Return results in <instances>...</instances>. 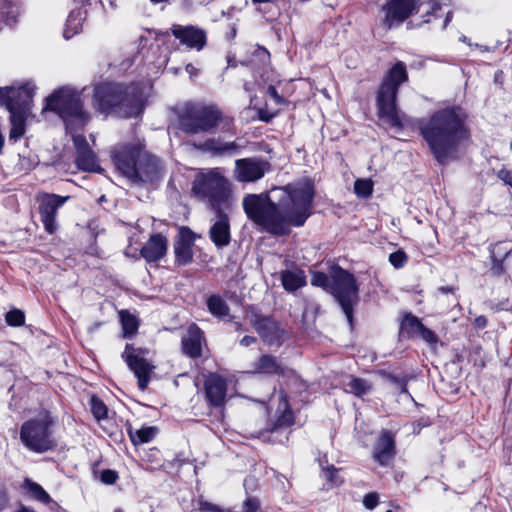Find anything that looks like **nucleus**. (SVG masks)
<instances>
[{"label":"nucleus","mask_w":512,"mask_h":512,"mask_svg":"<svg viewBox=\"0 0 512 512\" xmlns=\"http://www.w3.org/2000/svg\"><path fill=\"white\" fill-rule=\"evenodd\" d=\"M484 324H485V322H482V325H480L479 327L484 328V326H485Z\"/></svg>","instance_id":"58"},{"label":"nucleus","mask_w":512,"mask_h":512,"mask_svg":"<svg viewBox=\"0 0 512 512\" xmlns=\"http://www.w3.org/2000/svg\"><path fill=\"white\" fill-rule=\"evenodd\" d=\"M0 13L3 14L2 18L8 25H12L16 22L17 9L10 2L3 3V7L0 8Z\"/></svg>","instance_id":"40"},{"label":"nucleus","mask_w":512,"mask_h":512,"mask_svg":"<svg viewBox=\"0 0 512 512\" xmlns=\"http://www.w3.org/2000/svg\"><path fill=\"white\" fill-rule=\"evenodd\" d=\"M167 239L161 234H154L141 249V256L147 262H156L166 253Z\"/></svg>","instance_id":"23"},{"label":"nucleus","mask_w":512,"mask_h":512,"mask_svg":"<svg viewBox=\"0 0 512 512\" xmlns=\"http://www.w3.org/2000/svg\"><path fill=\"white\" fill-rule=\"evenodd\" d=\"M378 501H379V496L377 493H374V492L368 493L367 495L364 496L363 505L367 509H373L378 504Z\"/></svg>","instance_id":"44"},{"label":"nucleus","mask_w":512,"mask_h":512,"mask_svg":"<svg viewBox=\"0 0 512 512\" xmlns=\"http://www.w3.org/2000/svg\"><path fill=\"white\" fill-rule=\"evenodd\" d=\"M192 192L202 200H208L217 209L228 201L231 195V183L222 169L211 168L199 172L192 185Z\"/></svg>","instance_id":"7"},{"label":"nucleus","mask_w":512,"mask_h":512,"mask_svg":"<svg viewBox=\"0 0 512 512\" xmlns=\"http://www.w3.org/2000/svg\"><path fill=\"white\" fill-rule=\"evenodd\" d=\"M186 72L190 75V78H193L197 75L198 70L192 64H188L186 66Z\"/></svg>","instance_id":"50"},{"label":"nucleus","mask_w":512,"mask_h":512,"mask_svg":"<svg viewBox=\"0 0 512 512\" xmlns=\"http://www.w3.org/2000/svg\"><path fill=\"white\" fill-rule=\"evenodd\" d=\"M171 32L181 44L190 49L200 51L206 44V32L198 27L174 25Z\"/></svg>","instance_id":"16"},{"label":"nucleus","mask_w":512,"mask_h":512,"mask_svg":"<svg viewBox=\"0 0 512 512\" xmlns=\"http://www.w3.org/2000/svg\"><path fill=\"white\" fill-rule=\"evenodd\" d=\"M145 353L147 350L135 349L131 344H126L122 353L123 360L138 379L140 390L147 388L154 369V365L144 358Z\"/></svg>","instance_id":"10"},{"label":"nucleus","mask_w":512,"mask_h":512,"mask_svg":"<svg viewBox=\"0 0 512 512\" xmlns=\"http://www.w3.org/2000/svg\"><path fill=\"white\" fill-rule=\"evenodd\" d=\"M69 197H61L55 194H45L40 198L39 212L45 230L53 234L57 230L55 220L58 208H60Z\"/></svg>","instance_id":"15"},{"label":"nucleus","mask_w":512,"mask_h":512,"mask_svg":"<svg viewBox=\"0 0 512 512\" xmlns=\"http://www.w3.org/2000/svg\"><path fill=\"white\" fill-rule=\"evenodd\" d=\"M331 283L332 275L329 277L322 272H314L312 275L311 284L313 286L321 287L324 290L330 292Z\"/></svg>","instance_id":"39"},{"label":"nucleus","mask_w":512,"mask_h":512,"mask_svg":"<svg viewBox=\"0 0 512 512\" xmlns=\"http://www.w3.org/2000/svg\"><path fill=\"white\" fill-rule=\"evenodd\" d=\"M206 304L209 312L216 318L225 317L229 313L228 305L220 295H211Z\"/></svg>","instance_id":"32"},{"label":"nucleus","mask_w":512,"mask_h":512,"mask_svg":"<svg viewBox=\"0 0 512 512\" xmlns=\"http://www.w3.org/2000/svg\"><path fill=\"white\" fill-rule=\"evenodd\" d=\"M51 425L52 418L46 411L24 422L20 430V439L24 446L37 453L53 449L55 442L51 437Z\"/></svg>","instance_id":"8"},{"label":"nucleus","mask_w":512,"mask_h":512,"mask_svg":"<svg viewBox=\"0 0 512 512\" xmlns=\"http://www.w3.org/2000/svg\"><path fill=\"white\" fill-rule=\"evenodd\" d=\"M499 178L507 185L512 187V172L508 170H501L498 173Z\"/></svg>","instance_id":"49"},{"label":"nucleus","mask_w":512,"mask_h":512,"mask_svg":"<svg viewBox=\"0 0 512 512\" xmlns=\"http://www.w3.org/2000/svg\"><path fill=\"white\" fill-rule=\"evenodd\" d=\"M330 293L339 302L347 320L353 318V306L357 301L358 288L352 274L341 268L332 271Z\"/></svg>","instance_id":"9"},{"label":"nucleus","mask_w":512,"mask_h":512,"mask_svg":"<svg viewBox=\"0 0 512 512\" xmlns=\"http://www.w3.org/2000/svg\"><path fill=\"white\" fill-rule=\"evenodd\" d=\"M94 103L101 112L118 109L124 117L140 114L143 107L142 95L138 86L124 87L115 83H104L96 86Z\"/></svg>","instance_id":"3"},{"label":"nucleus","mask_w":512,"mask_h":512,"mask_svg":"<svg viewBox=\"0 0 512 512\" xmlns=\"http://www.w3.org/2000/svg\"><path fill=\"white\" fill-rule=\"evenodd\" d=\"M399 333L401 337L420 338L431 347L438 342V336L424 326L423 322H401Z\"/></svg>","instance_id":"20"},{"label":"nucleus","mask_w":512,"mask_h":512,"mask_svg":"<svg viewBox=\"0 0 512 512\" xmlns=\"http://www.w3.org/2000/svg\"><path fill=\"white\" fill-rule=\"evenodd\" d=\"M281 282L285 290L293 292L306 284V278L300 269L284 270L281 272Z\"/></svg>","instance_id":"27"},{"label":"nucleus","mask_w":512,"mask_h":512,"mask_svg":"<svg viewBox=\"0 0 512 512\" xmlns=\"http://www.w3.org/2000/svg\"><path fill=\"white\" fill-rule=\"evenodd\" d=\"M91 411L96 420L100 421L107 417V407L105 403L98 397L91 398Z\"/></svg>","instance_id":"38"},{"label":"nucleus","mask_w":512,"mask_h":512,"mask_svg":"<svg viewBox=\"0 0 512 512\" xmlns=\"http://www.w3.org/2000/svg\"><path fill=\"white\" fill-rule=\"evenodd\" d=\"M25 314L22 310L19 309H13L6 313L5 320H24Z\"/></svg>","instance_id":"47"},{"label":"nucleus","mask_w":512,"mask_h":512,"mask_svg":"<svg viewBox=\"0 0 512 512\" xmlns=\"http://www.w3.org/2000/svg\"><path fill=\"white\" fill-rule=\"evenodd\" d=\"M77 165L85 171H100L96 156L90 148L77 153Z\"/></svg>","instance_id":"31"},{"label":"nucleus","mask_w":512,"mask_h":512,"mask_svg":"<svg viewBox=\"0 0 512 512\" xmlns=\"http://www.w3.org/2000/svg\"><path fill=\"white\" fill-rule=\"evenodd\" d=\"M439 291H440L441 293L445 294V293H448V292L452 291V288H449V287H440V288H439Z\"/></svg>","instance_id":"54"},{"label":"nucleus","mask_w":512,"mask_h":512,"mask_svg":"<svg viewBox=\"0 0 512 512\" xmlns=\"http://www.w3.org/2000/svg\"><path fill=\"white\" fill-rule=\"evenodd\" d=\"M160 170L161 167L158 159L141 148V153L139 154V164L137 166L139 182H149L155 180L158 177Z\"/></svg>","instance_id":"21"},{"label":"nucleus","mask_w":512,"mask_h":512,"mask_svg":"<svg viewBox=\"0 0 512 512\" xmlns=\"http://www.w3.org/2000/svg\"><path fill=\"white\" fill-rule=\"evenodd\" d=\"M255 342V338L251 336H245L241 339L240 343L242 346H249Z\"/></svg>","instance_id":"51"},{"label":"nucleus","mask_w":512,"mask_h":512,"mask_svg":"<svg viewBox=\"0 0 512 512\" xmlns=\"http://www.w3.org/2000/svg\"><path fill=\"white\" fill-rule=\"evenodd\" d=\"M46 101L45 109L59 114L70 132L83 128L89 121V115L82 108L80 94L71 88L55 91Z\"/></svg>","instance_id":"6"},{"label":"nucleus","mask_w":512,"mask_h":512,"mask_svg":"<svg viewBox=\"0 0 512 512\" xmlns=\"http://www.w3.org/2000/svg\"><path fill=\"white\" fill-rule=\"evenodd\" d=\"M129 437L134 445H141L153 440L157 434V428L152 426H144L140 429L128 428Z\"/></svg>","instance_id":"29"},{"label":"nucleus","mask_w":512,"mask_h":512,"mask_svg":"<svg viewBox=\"0 0 512 512\" xmlns=\"http://www.w3.org/2000/svg\"><path fill=\"white\" fill-rule=\"evenodd\" d=\"M118 476L115 471L113 470H104L101 473V481L105 484H114L117 480Z\"/></svg>","instance_id":"45"},{"label":"nucleus","mask_w":512,"mask_h":512,"mask_svg":"<svg viewBox=\"0 0 512 512\" xmlns=\"http://www.w3.org/2000/svg\"><path fill=\"white\" fill-rule=\"evenodd\" d=\"M324 473H325V477L331 483L338 485L342 482L341 480H338V478H337L338 470L336 468H334L333 466L325 468Z\"/></svg>","instance_id":"46"},{"label":"nucleus","mask_w":512,"mask_h":512,"mask_svg":"<svg viewBox=\"0 0 512 512\" xmlns=\"http://www.w3.org/2000/svg\"><path fill=\"white\" fill-rule=\"evenodd\" d=\"M270 171L268 161L250 157L237 159L233 171L234 178L239 182H256Z\"/></svg>","instance_id":"12"},{"label":"nucleus","mask_w":512,"mask_h":512,"mask_svg":"<svg viewBox=\"0 0 512 512\" xmlns=\"http://www.w3.org/2000/svg\"><path fill=\"white\" fill-rule=\"evenodd\" d=\"M344 390L348 393L354 394L357 397H362L368 394L372 385L367 380L354 377L352 375L347 376L343 381Z\"/></svg>","instance_id":"28"},{"label":"nucleus","mask_w":512,"mask_h":512,"mask_svg":"<svg viewBox=\"0 0 512 512\" xmlns=\"http://www.w3.org/2000/svg\"><path fill=\"white\" fill-rule=\"evenodd\" d=\"M195 235L187 227H180L174 242V253L176 261L180 265H186L193 259Z\"/></svg>","instance_id":"17"},{"label":"nucleus","mask_w":512,"mask_h":512,"mask_svg":"<svg viewBox=\"0 0 512 512\" xmlns=\"http://www.w3.org/2000/svg\"><path fill=\"white\" fill-rule=\"evenodd\" d=\"M452 13L449 11L446 15L445 21H444V27L447 26V24L451 21Z\"/></svg>","instance_id":"53"},{"label":"nucleus","mask_w":512,"mask_h":512,"mask_svg":"<svg viewBox=\"0 0 512 512\" xmlns=\"http://www.w3.org/2000/svg\"><path fill=\"white\" fill-rule=\"evenodd\" d=\"M227 383L217 374L209 375L205 380L206 398L212 406H222L226 399Z\"/></svg>","instance_id":"19"},{"label":"nucleus","mask_w":512,"mask_h":512,"mask_svg":"<svg viewBox=\"0 0 512 512\" xmlns=\"http://www.w3.org/2000/svg\"><path fill=\"white\" fill-rule=\"evenodd\" d=\"M512 252V242H498L491 248V257L494 261L502 262Z\"/></svg>","instance_id":"36"},{"label":"nucleus","mask_w":512,"mask_h":512,"mask_svg":"<svg viewBox=\"0 0 512 512\" xmlns=\"http://www.w3.org/2000/svg\"><path fill=\"white\" fill-rule=\"evenodd\" d=\"M408 75L403 62H397L385 75L377 95L380 118L391 126H401L403 119L396 109L398 87L407 81Z\"/></svg>","instance_id":"5"},{"label":"nucleus","mask_w":512,"mask_h":512,"mask_svg":"<svg viewBox=\"0 0 512 512\" xmlns=\"http://www.w3.org/2000/svg\"><path fill=\"white\" fill-rule=\"evenodd\" d=\"M201 150L214 156L232 155L238 149L235 142H224L220 139H208L200 146Z\"/></svg>","instance_id":"26"},{"label":"nucleus","mask_w":512,"mask_h":512,"mask_svg":"<svg viewBox=\"0 0 512 512\" xmlns=\"http://www.w3.org/2000/svg\"><path fill=\"white\" fill-rule=\"evenodd\" d=\"M258 437L262 438L264 441H266V440H267V439L265 438V433H264V432H261V433L259 434V436H258Z\"/></svg>","instance_id":"57"},{"label":"nucleus","mask_w":512,"mask_h":512,"mask_svg":"<svg viewBox=\"0 0 512 512\" xmlns=\"http://www.w3.org/2000/svg\"><path fill=\"white\" fill-rule=\"evenodd\" d=\"M120 317H121V320L122 321H125V320H134L133 318L130 317V315H128L127 313L125 312H120Z\"/></svg>","instance_id":"52"},{"label":"nucleus","mask_w":512,"mask_h":512,"mask_svg":"<svg viewBox=\"0 0 512 512\" xmlns=\"http://www.w3.org/2000/svg\"><path fill=\"white\" fill-rule=\"evenodd\" d=\"M415 0H389L383 7V25L391 29L394 24L405 21L415 10Z\"/></svg>","instance_id":"14"},{"label":"nucleus","mask_w":512,"mask_h":512,"mask_svg":"<svg viewBox=\"0 0 512 512\" xmlns=\"http://www.w3.org/2000/svg\"><path fill=\"white\" fill-rule=\"evenodd\" d=\"M82 14L80 11H72L66 21L64 37L69 39L72 35L77 34L82 27Z\"/></svg>","instance_id":"35"},{"label":"nucleus","mask_w":512,"mask_h":512,"mask_svg":"<svg viewBox=\"0 0 512 512\" xmlns=\"http://www.w3.org/2000/svg\"><path fill=\"white\" fill-rule=\"evenodd\" d=\"M466 118L460 107H446L421 124V134L438 162L456 158L460 145L469 137Z\"/></svg>","instance_id":"2"},{"label":"nucleus","mask_w":512,"mask_h":512,"mask_svg":"<svg viewBox=\"0 0 512 512\" xmlns=\"http://www.w3.org/2000/svg\"><path fill=\"white\" fill-rule=\"evenodd\" d=\"M280 407L283 408V411L278 416L277 421L271 430L272 433L278 432L281 428H287L294 422L293 413L288 408V403L285 399L281 402Z\"/></svg>","instance_id":"33"},{"label":"nucleus","mask_w":512,"mask_h":512,"mask_svg":"<svg viewBox=\"0 0 512 512\" xmlns=\"http://www.w3.org/2000/svg\"><path fill=\"white\" fill-rule=\"evenodd\" d=\"M34 86L0 88V106L10 112L11 130L9 139L17 141L25 133V121L30 114Z\"/></svg>","instance_id":"4"},{"label":"nucleus","mask_w":512,"mask_h":512,"mask_svg":"<svg viewBox=\"0 0 512 512\" xmlns=\"http://www.w3.org/2000/svg\"><path fill=\"white\" fill-rule=\"evenodd\" d=\"M141 147L120 146L112 152V159L116 169L132 183H139L137 166Z\"/></svg>","instance_id":"11"},{"label":"nucleus","mask_w":512,"mask_h":512,"mask_svg":"<svg viewBox=\"0 0 512 512\" xmlns=\"http://www.w3.org/2000/svg\"><path fill=\"white\" fill-rule=\"evenodd\" d=\"M281 367L276 358L271 355H263L255 364L254 372L263 374H276Z\"/></svg>","instance_id":"30"},{"label":"nucleus","mask_w":512,"mask_h":512,"mask_svg":"<svg viewBox=\"0 0 512 512\" xmlns=\"http://www.w3.org/2000/svg\"><path fill=\"white\" fill-rule=\"evenodd\" d=\"M267 94L271 97L276 104L284 103V99L277 93V90L274 86H269L267 88Z\"/></svg>","instance_id":"48"},{"label":"nucleus","mask_w":512,"mask_h":512,"mask_svg":"<svg viewBox=\"0 0 512 512\" xmlns=\"http://www.w3.org/2000/svg\"><path fill=\"white\" fill-rule=\"evenodd\" d=\"M254 328L270 346L279 344L284 336V333L278 328L277 322H254Z\"/></svg>","instance_id":"25"},{"label":"nucleus","mask_w":512,"mask_h":512,"mask_svg":"<svg viewBox=\"0 0 512 512\" xmlns=\"http://www.w3.org/2000/svg\"><path fill=\"white\" fill-rule=\"evenodd\" d=\"M386 512H393L391 509H388Z\"/></svg>","instance_id":"60"},{"label":"nucleus","mask_w":512,"mask_h":512,"mask_svg":"<svg viewBox=\"0 0 512 512\" xmlns=\"http://www.w3.org/2000/svg\"><path fill=\"white\" fill-rule=\"evenodd\" d=\"M220 120V112L213 107H206L181 120L182 129L187 133L197 134L216 127Z\"/></svg>","instance_id":"13"},{"label":"nucleus","mask_w":512,"mask_h":512,"mask_svg":"<svg viewBox=\"0 0 512 512\" xmlns=\"http://www.w3.org/2000/svg\"><path fill=\"white\" fill-rule=\"evenodd\" d=\"M202 331L198 326L192 324L187 330V334L182 338V346L185 354L191 358L201 356L202 349Z\"/></svg>","instance_id":"24"},{"label":"nucleus","mask_w":512,"mask_h":512,"mask_svg":"<svg viewBox=\"0 0 512 512\" xmlns=\"http://www.w3.org/2000/svg\"><path fill=\"white\" fill-rule=\"evenodd\" d=\"M122 324V337L131 339L135 336L139 328V322H121Z\"/></svg>","instance_id":"41"},{"label":"nucleus","mask_w":512,"mask_h":512,"mask_svg":"<svg viewBox=\"0 0 512 512\" xmlns=\"http://www.w3.org/2000/svg\"><path fill=\"white\" fill-rule=\"evenodd\" d=\"M216 210V220L210 227L209 236L216 247L222 248L227 246L231 240L230 221L227 214L219 208Z\"/></svg>","instance_id":"18"},{"label":"nucleus","mask_w":512,"mask_h":512,"mask_svg":"<svg viewBox=\"0 0 512 512\" xmlns=\"http://www.w3.org/2000/svg\"><path fill=\"white\" fill-rule=\"evenodd\" d=\"M373 182L369 179H357L354 183V192L358 197L367 198L372 194Z\"/></svg>","instance_id":"37"},{"label":"nucleus","mask_w":512,"mask_h":512,"mask_svg":"<svg viewBox=\"0 0 512 512\" xmlns=\"http://www.w3.org/2000/svg\"><path fill=\"white\" fill-rule=\"evenodd\" d=\"M114 512H123L121 509H116Z\"/></svg>","instance_id":"59"},{"label":"nucleus","mask_w":512,"mask_h":512,"mask_svg":"<svg viewBox=\"0 0 512 512\" xmlns=\"http://www.w3.org/2000/svg\"><path fill=\"white\" fill-rule=\"evenodd\" d=\"M315 186L308 178L281 187L268 194H249L243 199L248 218L266 231L285 235L292 226H302L312 214Z\"/></svg>","instance_id":"1"},{"label":"nucleus","mask_w":512,"mask_h":512,"mask_svg":"<svg viewBox=\"0 0 512 512\" xmlns=\"http://www.w3.org/2000/svg\"><path fill=\"white\" fill-rule=\"evenodd\" d=\"M24 488L31 494V496L44 504H48L51 502V497L49 494L40 486L38 483L31 481L30 479H25Z\"/></svg>","instance_id":"34"},{"label":"nucleus","mask_w":512,"mask_h":512,"mask_svg":"<svg viewBox=\"0 0 512 512\" xmlns=\"http://www.w3.org/2000/svg\"><path fill=\"white\" fill-rule=\"evenodd\" d=\"M407 261V256L403 251H396L390 254L389 262L395 268H401Z\"/></svg>","instance_id":"42"},{"label":"nucleus","mask_w":512,"mask_h":512,"mask_svg":"<svg viewBox=\"0 0 512 512\" xmlns=\"http://www.w3.org/2000/svg\"><path fill=\"white\" fill-rule=\"evenodd\" d=\"M23 323L24 322H14V321L8 322V324H10L11 326H19V325H21Z\"/></svg>","instance_id":"56"},{"label":"nucleus","mask_w":512,"mask_h":512,"mask_svg":"<svg viewBox=\"0 0 512 512\" xmlns=\"http://www.w3.org/2000/svg\"><path fill=\"white\" fill-rule=\"evenodd\" d=\"M403 320H413V321H416V320H419L417 317L415 316H412V315H407Z\"/></svg>","instance_id":"55"},{"label":"nucleus","mask_w":512,"mask_h":512,"mask_svg":"<svg viewBox=\"0 0 512 512\" xmlns=\"http://www.w3.org/2000/svg\"><path fill=\"white\" fill-rule=\"evenodd\" d=\"M74 145L76 147L77 153L89 149L88 143L83 135L73 134L72 135Z\"/></svg>","instance_id":"43"},{"label":"nucleus","mask_w":512,"mask_h":512,"mask_svg":"<svg viewBox=\"0 0 512 512\" xmlns=\"http://www.w3.org/2000/svg\"><path fill=\"white\" fill-rule=\"evenodd\" d=\"M395 454L393 436L388 431H383L379 436L373 451V459L380 465H387Z\"/></svg>","instance_id":"22"}]
</instances>
